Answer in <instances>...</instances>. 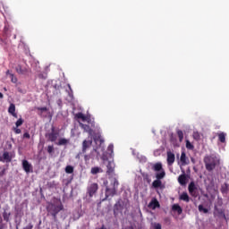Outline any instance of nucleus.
<instances>
[{"label":"nucleus","mask_w":229,"mask_h":229,"mask_svg":"<svg viewBox=\"0 0 229 229\" xmlns=\"http://www.w3.org/2000/svg\"><path fill=\"white\" fill-rule=\"evenodd\" d=\"M64 204L60 199L54 198L47 206V212L48 216H52L54 222L58 223V214L64 210Z\"/></svg>","instance_id":"nucleus-1"},{"label":"nucleus","mask_w":229,"mask_h":229,"mask_svg":"<svg viewBox=\"0 0 229 229\" xmlns=\"http://www.w3.org/2000/svg\"><path fill=\"white\" fill-rule=\"evenodd\" d=\"M152 169L157 173V180L153 181L152 187L154 189H160L162 187V180L165 178V170H164L160 162L152 165Z\"/></svg>","instance_id":"nucleus-2"},{"label":"nucleus","mask_w":229,"mask_h":229,"mask_svg":"<svg viewBox=\"0 0 229 229\" xmlns=\"http://www.w3.org/2000/svg\"><path fill=\"white\" fill-rule=\"evenodd\" d=\"M204 164L207 171L210 173L216 169V165H219V159L214 155L206 156L204 157Z\"/></svg>","instance_id":"nucleus-3"},{"label":"nucleus","mask_w":229,"mask_h":229,"mask_svg":"<svg viewBox=\"0 0 229 229\" xmlns=\"http://www.w3.org/2000/svg\"><path fill=\"white\" fill-rule=\"evenodd\" d=\"M117 187H119V181H117V179H114L111 182V187L106 186V198H109V196L114 198V196L117 194Z\"/></svg>","instance_id":"nucleus-4"},{"label":"nucleus","mask_w":229,"mask_h":229,"mask_svg":"<svg viewBox=\"0 0 229 229\" xmlns=\"http://www.w3.org/2000/svg\"><path fill=\"white\" fill-rule=\"evenodd\" d=\"M89 124H84L83 123H79L80 127L84 130L86 133H89L90 137L94 135V129L96 128V123L92 120H90Z\"/></svg>","instance_id":"nucleus-5"},{"label":"nucleus","mask_w":229,"mask_h":229,"mask_svg":"<svg viewBox=\"0 0 229 229\" xmlns=\"http://www.w3.org/2000/svg\"><path fill=\"white\" fill-rule=\"evenodd\" d=\"M99 189V185L98 183L93 182L87 188V194L89 196V198H93L96 192H98V190Z\"/></svg>","instance_id":"nucleus-6"},{"label":"nucleus","mask_w":229,"mask_h":229,"mask_svg":"<svg viewBox=\"0 0 229 229\" xmlns=\"http://www.w3.org/2000/svg\"><path fill=\"white\" fill-rule=\"evenodd\" d=\"M15 71L17 74L26 75L28 72H30V67L28 66V64L26 65L18 64L15 67Z\"/></svg>","instance_id":"nucleus-7"},{"label":"nucleus","mask_w":229,"mask_h":229,"mask_svg":"<svg viewBox=\"0 0 229 229\" xmlns=\"http://www.w3.org/2000/svg\"><path fill=\"white\" fill-rule=\"evenodd\" d=\"M46 138L48 139L50 142H56V139H58V132L55 131V126H52L51 132L46 134Z\"/></svg>","instance_id":"nucleus-8"},{"label":"nucleus","mask_w":229,"mask_h":229,"mask_svg":"<svg viewBox=\"0 0 229 229\" xmlns=\"http://www.w3.org/2000/svg\"><path fill=\"white\" fill-rule=\"evenodd\" d=\"M22 167H23V170L25 171V173H27V174L30 173H33V166L26 159L22 160Z\"/></svg>","instance_id":"nucleus-9"},{"label":"nucleus","mask_w":229,"mask_h":229,"mask_svg":"<svg viewBox=\"0 0 229 229\" xmlns=\"http://www.w3.org/2000/svg\"><path fill=\"white\" fill-rule=\"evenodd\" d=\"M0 162H6L7 164H10V162H12V157L10 156V153L8 151L4 152L3 155L0 156Z\"/></svg>","instance_id":"nucleus-10"},{"label":"nucleus","mask_w":229,"mask_h":229,"mask_svg":"<svg viewBox=\"0 0 229 229\" xmlns=\"http://www.w3.org/2000/svg\"><path fill=\"white\" fill-rule=\"evenodd\" d=\"M107 170H106V174L110 176V174H114V171H115V163L109 161L107 163Z\"/></svg>","instance_id":"nucleus-11"},{"label":"nucleus","mask_w":229,"mask_h":229,"mask_svg":"<svg viewBox=\"0 0 229 229\" xmlns=\"http://www.w3.org/2000/svg\"><path fill=\"white\" fill-rule=\"evenodd\" d=\"M167 156V164L168 165H173L174 164V160H175V157H174V153L168 151L166 153Z\"/></svg>","instance_id":"nucleus-12"},{"label":"nucleus","mask_w":229,"mask_h":229,"mask_svg":"<svg viewBox=\"0 0 229 229\" xmlns=\"http://www.w3.org/2000/svg\"><path fill=\"white\" fill-rule=\"evenodd\" d=\"M5 76L10 78L12 83H17V81H19V79H17V76H15V74H13L10 70L6 71Z\"/></svg>","instance_id":"nucleus-13"},{"label":"nucleus","mask_w":229,"mask_h":229,"mask_svg":"<svg viewBox=\"0 0 229 229\" xmlns=\"http://www.w3.org/2000/svg\"><path fill=\"white\" fill-rule=\"evenodd\" d=\"M92 146V140H84L82 142V153H87V149Z\"/></svg>","instance_id":"nucleus-14"},{"label":"nucleus","mask_w":229,"mask_h":229,"mask_svg":"<svg viewBox=\"0 0 229 229\" xmlns=\"http://www.w3.org/2000/svg\"><path fill=\"white\" fill-rule=\"evenodd\" d=\"M187 180L188 176L185 174V172H183V174L179 175L178 177V182L180 185H187Z\"/></svg>","instance_id":"nucleus-15"},{"label":"nucleus","mask_w":229,"mask_h":229,"mask_svg":"<svg viewBox=\"0 0 229 229\" xmlns=\"http://www.w3.org/2000/svg\"><path fill=\"white\" fill-rule=\"evenodd\" d=\"M75 117L77 118V119H81V121L83 122V123H85V121L86 122H88V123H90V117L89 116H85V114H83V113H77L76 114H75Z\"/></svg>","instance_id":"nucleus-16"},{"label":"nucleus","mask_w":229,"mask_h":229,"mask_svg":"<svg viewBox=\"0 0 229 229\" xmlns=\"http://www.w3.org/2000/svg\"><path fill=\"white\" fill-rule=\"evenodd\" d=\"M75 117L77 118V119H81V121L83 122V123H85V121L86 122H88V123H90V117L89 116H85V114H83V113H77L76 114H75Z\"/></svg>","instance_id":"nucleus-17"},{"label":"nucleus","mask_w":229,"mask_h":229,"mask_svg":"<svg viewBox=\"0 0 229 229\" xmlns=\"http://www.w3.org/2000/svg\"><path fill=\"white\" fill-rule=\"evenodd\" d=\"M8 113L13 115V117H15L17 119V113H15V104H10V106L8 108Z\"/></svg>","instance_id":"nucleus-18"},{"label":"nucleus","mask_w":229,"mask_h":229,"mask_svg":"<svg viewBox=\"0 0 229 229\" xmlns=\"http://www.w3.org/2000/svg\"><path fill=\"white\" fill-rule=\"evenodd\" d=\"M123 208V205H121V202H116L114 206V216H117L119 214V210Z\"/></svg>","instance_id":"nucleus-19"},{"label":"nucleus","mask_w":229,"mask_h":229,"mask_svg":"<svg viewBox=\"0 0 229 229\" xmlns=\"http://www.w3.org/2000/svg\"><path fill=\"white\" fill-rule=\"evenodd\" d=\"M179 199H181L182 201H185L186 203H189V201H191V198L189 197V194H187V192H183L182 194H181Z\"/></svg>","instance_id":"nucleus-20"},{"label":"nucleus","mask_w":229,"mask_h":229,"mask_svg":"<svg viewBox=\"0 0 229 229\" xmlns=\"http://www.w3.org/2000/svg\"><path fill=\"white\" fill-rule=\"evenodd\" d=\"M172 210H174V212H177L179 216L182 215V212H183V209H182V207H180L178 204H174Z\"/></svg>","instance_id":"nucleus-21"},{"label":"nucleus","mask_w":229,"mask_h":229,"mask_svg":"<svg viewBox=\"0 0 229 229\" xmlns=\"http://www.w3.org/2000/svg\"><path fill=\"white\" fill-rule=\"evenodd\" d=\"M180 160L182 165H187L189 164L187 162V155L185 154V152H182Z\"/></svg>","instance_id":"nucleus-22"},{"label":"nucleus","mask_w":229,"mask_h":229,"mask_svg":"<svg viewBox=\"0 0 229 229\" xmlns=\"http://www.w3.org/2000/svg\"><path fill=\"white\" fill-rule=\"evenodd\" d=\"M218 140L222 142V144H225L226 142V133L225 132L218 133Z\"/></svg>","instance_id":"nucleus-23"},{"label":"nucleus","mask_w":229,"mask_h":229,"mask_svg":"<svg viewBox=\"0 0 229 229\" xmlns=\"http://www.w3.org/2000/svg\"><path fill=\"white\" fill-rule=\"evenodd\" d=\"M149 207H152V208H160V203L158 200H157V199H154L150 201Z\"/></svg>","instance_id":"nucleus-24"},{"label":"nucleus","mask_w":229,"mask_h":229,"mask_svg":"<svg viewBox=\"0 0 229 229\" xmlns=\"http://www.w3.org/2000/svg\"><path fill=\"white\" fill-rule=\"evenodd\" d=\"M90 173L91 174H98L99 173H103V169H101V167L99 166H95L91 168Z\"/></svg>","instance_id":"nucleus-25"},{"label":"nucleus","mask_w":229,"mask_h":229,"mask_svg":"<svg viewBox=\"0 0 229 229\" xmlns=\"http://www.w3.org/2000/svg\"><path fill=\"white\" fill-rule=\"evenodd\" d=\"M196 189H198V187H196V183H194V182H190V184L188 186L189 192H194V191H196Z\"/></svg>","instance_id":"nucleus-26"},{"label":"nucleus","mask_w":229,"mask_h":229,"mask_svg":"<svg viewBox=\"0 0 229 229\" xmlns=\"http://www.w3.org/2000/svg\"><path fill=\"white\" fill-rule=\"evenodd\" d=\"M10 216H12V213L7 212L6 210H4V213H3L4 221H6V223H8V221H10Z\"/></svg>","instance_id":"nucleus-27"},{"label":"nucleus","mask_w":229,"mask_h":229,"mask_svg":"<svg viewBox=\"0 0 229 229\" xmlns=\"http://www.w3.org/2000/svg\"><path fill=\"white\" fill-rule=\"evenodd\" d=\"M66 144H69V140L62 138L59 140L57 146H65Z\"/></svg>","instance_id":"nucleus-28"},{"label":"nucleus","mask_w":229,"mask_h":229,"mask_svg":"<svg viewBox=\"0 0 229 229\" xmlns=\"http://www.w3.org/2000/svg\"><path fill=\"white\" fill-rule=\"evenodd\" d=\"M65 173H67V174H72V173H74V167L72 165H67L65 167Z\"/></svg>","instance_id":"nucleus-29"},{"label":"nucleus","mask_w":229,"mask_h":229,"mask_svg":"<svg viewBox=\"0 0 229 229\" xmlns=\"http://www.w3.org/2000/svg\"><path fill=\"white\" fill-rule=\"evenodd\" d=\"M47 151L49 155H53V153H55V147L53 145H49L47 148Z\"/></svg>","instance_id":"nucleus-30"},{"label":"nucleus","mask_w":229,"mask_h":229,"mask_svg":"<svg viewBox=\"0 0 229 229\" xmlns=\"http://www.w3.org/2000/svg\"><path fill=\"white\" fill-rule=\"evenodd\" d=\"M199 211L203 212L204 214H208V209L203 205H199Z\"/></svg>","instance_id":"nucleus-31"},{"label":"nucleus","mask_w":229,"mask_h":229,"mask_svg":"<svg viewBox=\"0 0 229 229\" xmlns=\"http://www.w3.org/2000/svg\"><path fill=\"white\" fill-rule=\"evenodd\" d=\"M15 124H16V128H19V126H22V124H24V120L22 118H19L15 123Z\"/></svg>","instance_id":"nucleus-32"},{"label":"nucleus","mask_w":229,"mask_h":229,"mask_svg":"<svg viewBox=\"0 0 229 229\" xmlns=\"http://www.w3.org/2000/svg\"><path fill=\"white\" fill-rule=\"evenodd\" d=\"M177 135H178L180 142H182V140H183V131L182 130H178Z\"/></svg>","instance_id":"nucleus-33"},{"label":"nucleus","mask_w":229,"mask_h":229,"mask_svg":"<svg viewBox=\"0 0 229 229\" xmlns=\"http://www.w3.org/2000/svg\"><path fill=\"white\" fill-rule=\"evenodd\" d=\"M142 176H143V179L145 180V182H148V183H151V179L149 178L148 174H143Z\"/></svg>","instance_id":"nucleus-34"},{"label":"nucleus","mask_w":229,"mask_h":229,"mask_svg":"<svg viewBox=\"0 0 229 229\" xmlns=\"http://www.w3.org/2000/svg\"><path fill=\"white\" fill-rule=\"evenodd\" d=\"M191 196H192V198H198L199 196V192H198V188H196V190H193V192H190Z\"/></svg>","instance_id":"nucleus-35"},{"label":"nucleus","mask_w":229,"mask_h":229,"mask_svg":"<svg viewBox=\"0 0 229 229\" xmlns=\"http://www.w3.org/2000/svg\"><path fill=\"white\" fill-rule=\"evenodd\" d=\"M200 138H201V136L199 135V132H198V131L193 132V139L195 140H199Z\"/></svg>","instance_id":"nucleus-36"},{"label":"nucleus","mask_w":229,"mask_h":229,"mask_svg":"<svg viewBox=\"0 0 229 229\" xmlns=\"http://www.w3.org/2000/svg\"><path fill=\"white\" fill-rule=\"evenodd\" d=\"M186 148L187 149H194V145L191 144V141H186Z\"/></svg>","instance_id":"nucleus-37"},{"label":"nucleus","mask_w":229,"mask_h":229,"mask_svg":"<svg viewBox=\"0 0 229 229\" xmlns=\"http://www.w3.org/2000/svg\"><path fill=\"white\" fill-rule=\"evenodd\" d=\"M107 151L110 152V155H114V144H110V145L107 147Z\"/></svg>","instance_id":"nucleus-38"},{"label":"nucleus","mask_w":229,"mask_h":229,"mask_svg":"<svg viewBox=\"0 0 229 229\" xmlns=\"http://www.w3.org/2000/svg\"><path fill=\"white\" fill-rule=\"evenodd\" d=\"M38 78H40V80H47V74H46V73H39L38 74Z\"/></svg>","instance_id":"nucleus-39"},{"label":"nucleus","mask_w":229,"mask_h":229,"mask_svg":"<svg viewBox=\"0 0 229 229\" xmlns=\"http://www.w3.org/2000/svg\"><path fill=\"white\" fill-rule=\"evenodd\" d=\"M10 29L8 28V27H4V33H5V35L7 36V37H9L10 36Z\"/></svg>","instance_id":"nucleus-40"},{"label":"nucleus","mask_w":229,"mask_h":229,"mask_svg":"<svg viewBox=\"0 0 229 229\" xmlns=\"http://www.w3.org/2000/svg\"><path fill=\"white\" fill-rule=\"evenodd\" d=\"M4 174H6V168L4 167L0 171V178H3V176H4Z\"/></svg>","instance_id":"nucleus-41"},{"label":"nucleus","mask_w":229,"mask_h":229,"mask_svg":"<svg viewBox=\"0 0 229 229\" xmlns=\"http://www.w3.org/2000/svg\"><path fill=\"white\" fill-rule=\"evenodd\" d=\"M154 228L155 229H162V225H160L158 223H154Z\"/></svg>","instance_id":"nucleus-42"},{"label":"nucleus","mask_w":229,"mask_h":229,"mask_svg":"<svg viewBox=\"0 0 229 229\" xmlns=\"http://www.w3.org/2000/svg\"><path fill=\"white\" fill-rule=\"evenodd\" d=\"M13 131H14V133H16L17 135H19V133H21V129H18V127H14V128H13Z\"/></svg>","instance_id":"nucleus-43"},{"label":"nucleus","mask_w":229,"mask_h":229,"mask_svg":"<svg viewBox=\"0 0 229 229\" xmlns=\"http://www.w3.org/2000/svg\"><path fill=\"white\" fill-rule=\"evenodd\" d=\"M30 132H25L24 134H23V139H30Z\"/></svg>","instance_id":"nucleus-44"},{"label":"nucleus","mask_w":229,"mask_h":229,"mask_svg":"<svg viewBox=\"0 0 229 229\" xmlns=\"http://www.w3.org/2000/svg\"><path fill=\"white\" fill-rule=\"evenodd\" d=\"M40 112H47V107H38Z\"/></svg>","instance_id":"nucleus-45"},{"label":"nucleus","mask_w":229,"mask_h":229,"mask_svg":"<svg viewBox=\"0 0 229 229\" xmlns=\"http://www.w3.org/2000/svg\"><path fill=\"white\" fill-rule=\"evenodd\" d=\"M3 98H4V95L3 93L0 92V99H3Z\"/></svg>","instance_id":"nucleus-46"},{"label":"nucleus","mask_w":229,"mask_h":229,"mask_svg":"<svg viewBox=\"0 0 229 229\" xmlns=\"http://www.w3.org/2000/svg\"><path fill=\"white\" fill-rule=\"evenodd\" d=\"M68 88L70 90H72V89L71 88V84H68Z\"/></svg>","instance_id":"nucleus-47"},{"label":"nucleus","mask_w":229,"mask_h":229,"mask_svg":"<svg viewBox=\"0 0 229 229\" xmlns=\"http://www.w3.org/2000/svg\"><path fill=\"white\" fill-rule=\"evenodd\" d=\"M127 229H133V225L127 227Z\"/></svg>","instance_id":"nucleus-48"},{"label":"nucleus","mask_w":229,"mask_h":229,"mask_svg":"<svg viewBox=\"0 0 229 229\" xmlns=\"http://www.w3.org/2000/svg\"><path fill=\"white\" fill-rule=\"evenodd\" d=\"M104 184L108 185V181H106Z\"/></svg>","instance_id":"nucleus-49"},{"label":"nucleus","mask_w":229,"mask_h":229,"mask_svg":"<svg viewBox=\"0 0 229 229\" xmlns=\"http://www.w3.org/2000/svg\"><path fill=\"white\" fill-rule=\"evenodd\" d=\"M16 229H19V227H17Z\"/></svg>","instance_id":"nucleus-50"}]
</instances>
